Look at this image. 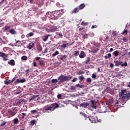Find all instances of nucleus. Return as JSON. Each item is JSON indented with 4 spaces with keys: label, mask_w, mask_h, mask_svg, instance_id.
<instances>
[{
    "label": "nucleus",
    "mask_w": 130,
    "mask_h": 130,
    "mask_svg": "<svg viewBox=\"0 0 130 130\" xmlns=\"http://www.w3.org/2000/svg\"><path fill=\"white\" fill-rule=\"evenodd\" d=\"M72 76H64L62 74H61L58 77V80L57 79H53L51 80V83L52 84H56L58 83L59 84H61V83H64V82H70V80H72Z\"/></svg>",
    "instance_id": "f257e3e1"
},
{
    "label": "nucleus",
    "mask_w": 130,
    "mask_h": 130,
    "mask_svg": "<svg viewBox=\"0 0 130 130\" xmlns=\"http://www.w3.org/2000/svg\"><path fill=\"white\" fill-rule=\"evenodd\" d=\"M59 104L57 103H53L51 105H47L45 106V111H54L55 109H58Z\"/></svg>",
    "instance_id": "f03ea898"
},
{
    "label": "nucleus",
    "mask_w": 130,
    "mask_h": 130,
    "mask_svg": "<svg viewBox=\"0 0 130 130\" xmlns=\"http://www.w3.org/2000/svg\"><path fill=\"white\" fill-rule=\"evenodd\" d=\"M119 96L121 99H124L127 101L130 99V92L126 89L121 90L119 92Z\"/></svg>",
    "instance_id": "7ed1b4c3"
},
{
    "label": "nucleus",
    "mask_w": 130,
    "mask_h": 130,
    "mask_svg": "<svg viewBox=\"0 0 130 130\" xmlns=\"http://www.w3.org/2000/svg\"><path fill=\"white\" fill-rule=\"evenodd\" d=\"M86 7V5L84 4H80L79 6L75 8L71 12V14H77L81 10H83L84 8Z\"/></svg>",
    "instance_id": "20e7f679"
},
{
    "label": "nucleus",
    "mask_w": 130,
    "mask_h": 130,
    "mask_svg": "<svg viewBox=\"0 0 130 130\" xmlns=\"http://www.w3.org/2000/svg\"><path fill=\"white\" fill-rule=\"evenodd\" d=\"M0 57H2L4 61L9 60V54L3 53V52H0Z\"/></svg>",
    "instance_id": "39448f33"
},
{
    "label": "nucleus",
    "mask_w": 130,
    "mask_h": 130,
    "mask_svg": "<svg viewBox=\"0 0 130 130\" xmlns=\"http://www.w3.org/2000/svg\"><path fill=\"white\" fill-rule=\"evenodd\" d=\"M8 118H10V117H13V116H15V115H16V114H17L16 112H15V111H13L12 110H8Z\"/></svg>",
    "instance_id": "423d86ee"
},
{
    "label": "nucleus",
    "mask_w": 130,
    "mask_h": 130,
    "mask_svg": "<svg viewBox=\"0 0 130 130\" xmlns=\"http://www.w3.org/2000/svg\"><path fill=\"white\" fill-rule=\"evenodd\" d=\"M25 82H26V79H25L24 78L21 79V80L18 79L15 80V83L16 84H19L20 83H25Z\"/></svg>",
    "instance_id": "0eeeda50"
},
{
    "label": "nucleus",
    "mask_w": 130,
    "mask_h": 130,
    "mask_svg": "<svg viewBox=\"0 0 130 130\" xmlns=\"http://www.w3.org/2000/svg\"><path fill=\"white\" fill-rule=\"evenodd\" d=\"M80 107H83V108H88L89 106V104L88 102L83 103L80 104Z\"/></svg>",
    "instance_id": "6e6552de"
},
{
    "label": "nucleus",
    "mask_w": 130,
    "mask_h": 130,
    "mask_svg": "<svg viewBox=\"0 0 130 130\" xmlns=\"http://www.w3.org/2000/svg\"><path fill=\"white\" fill-rule=\"evenodd\" d=\"M79 57L80 58H84L86 57V53H85V52L83 51H81L79 54Z\"/></svg>",
    "instance_id": "1a4fd4ad"
},
{
    "label": "nucleus",
    "mask_w": 130,
    "mask_h": 130,
    "mask_svg": "<svg viewBox=\"0 0 130 130\" xmlns=\"http://www.w3.org/2000/svg\"><path fill=\"white\" fill-rule=\"evenodd\" d=\"M62 11H63L62 10H61L59 11H57L56 12V17H58V18H59V17H61V15L63 14V12Z\"/></svg>",
    "instance_id": "9d476101"
},
{
    "label": "nucleus",
    "mask_w": 130,
    "mask_h": 130,
    "mask_svg": "<svg viewBox=\"0 0 130 130\" xmlns=\"http://www.w3.org/2000/svg\"><path fill=\"white\" fill-rule=\"evenodd\" d=\"M87 118H88L89 120H90V121H91V122L92 123H96V119H95L94 117L92 116H88Z\"/></svg>",
    "instance_id": "9b49d317"
},
{
    "label": "nucleus",
    "mask_w": 130,
    "mask_h": 130,
    "mask_svg": "<svg viewBox=\"0 0 130 130\" xmlns=\"http://www.w3.org/2000/svg\"><path fill=\"white\" fill-rule=\"evenodd\" d=\"M114 62L115 63V67H118L119 66H120V64H121L123 62H121L119 60H114Z\"/></svg>",
    "instance_id": "f8f14e48"
},
{
    "label": "nucleus",
    "mask_w": 130,
    "mask_h": 130,
    "mask_svg": "<svg viewBox=\"0 0 130 130\" xmlns=\"http://www.w3.org/2000/svg\"><path fill=\"white\" fill-rule=\"evenodd\" d=\"M57 30V26L55 25H52V27L51 28V30H50V32H55Z\"/></svg>",
    "instance_id": "ddd939ff"
},
{
    "label": "nucleus",
    "mask_w": 130,
    "mask_h": 130,
    "mask_svg": "<svg viewBox=\"0 0 130 130\" xmlns=\"http://www.w3.org/2000/svg\"><path fill=\"white\" fill-rule=\"evenodd\" d=\"M34 46H35V44H34V43L33 42H31L29 43L28 46H27V48H28V49H32V48H33V47H34Z\"/></svg>",
    "instance_id": "4468645a"
},
{
    "label": "nucleus",
    "mask_w": 130,
    "mask_h": 130,
    "mask_svg": "<svg viewBox=\"0 0 130 130\" xmlns=\"http://www.w3.org/2000/svg\"><path fill=\"white\" fill-rule=\"evenodd\" d=\"M75 87H76V88H80L81 89H83L85 88V85L83 84H78L75 85Z\"/></svg>",
    "instance_id": "2eb2a0df"
},
{
    "label": "nucleus",
    "mask_w": 130,
    "mask_h": 130,
    "mask_svg": "<svg viewBox=\"0 0 130 130\" xmlns=\"http://www.w3.org/2000/svg\"><path fill=\"white\" fill-rule=\"evenodd\" d=\"M91 107L93 109H96V106H95V101L94 100H91Z\"/></svg>",
    "instance_id": "dca6fc26"
},
{
    "label": "nucleus",
    "mask_w": 130,
    "mask_h": 130,
    "mask_svg": "<svg viewBox=\"0 0 130 130\" xmlns=\"http://www.w3.org/2000/svg\"><path fill=\"white\" fill-rule=\"evenodd\" d=\"M49 36H50V35H46L43 37V40L44 41V42L47 41V39H48Z\"/></svg>",
    "instance_id": "f3484780"
},
{
    "label": "nucleus",
    "mask_w": 130,
    "mask_h": 130,
    "mask_svg": "<svg viewBox=\"0 0 130 130\" xmlns=\"http://www.w3.org/2000/svg\"><path fill=\"white\" fill-rule=\"evenodd\" d=\"M25 102V100L21 99L17 101V105H20L21 104H23Z\"/></svg>",
    "instance_id": "a211bd4d"
},
{
    "label": "nucleus",
    "mask_w": 130,
    "mask_h": 130,
    "mask_svg": "<svg viewBox=\"0 0 130 130\" xmlns=\"http://www.w3.org/2000/svg\"><path fill=\"white\" fill-rule=\"evenodd\" d=\"M8 64H10V66H15V60H14L13 59H11L10 60V61L8 62Z\"/></svg>",
    "instance_id": "6ab92c4d"
},
{
    "label": "nucleus",
    "mask_w": 130,
    "mask_h": 130,
    "mask_svg": "<svg viewBox=\"0 0 130 130\" xmlns=\"http://www.w3.org/2000/svg\"><path fill=\"white\" fill-rule=\"evenodd\" d=\"M9 33L12 34V35H15L16 34V30L14 29H11L9 30Z\"/></svg>",
    "instance_id": "aec40b11"
},
{
    "label": "nucleus",
    "mask_w": 130,
    "mask_h": 130,
    "mask_svg": "<svg viewBox=\"0 0 130 130\" xmlns=\"http://www.w3.org/2000/svg\"><path fill=\"white\" fill-rule=\"evenodd\" d=\"M81 35L84 39H87L89 37V35L87 34H81Z\"/></svg>",
    "instance_id": "412c9836"
},
{
    "label": "nucleus",
    "mask_w": 130,
    "mask_h": 130,
    "mask_svg": "<svg viewBox=\"0 0 130 130\" xmlns=\"http://www.w3.org/2000/svg\"><path fill=\"white\" fill-rule=\"evenodd\" d=\"M90 57H86V60L85 61V64H89L90 63Z\"/></svg>",
    "instance_id": "4be33fe9"
},
{
    "label": "nucleus",
    "mask_w": 130,
    "mask_h": 130,
    "mask_svg": "<svg viewBox=\"0 0 130 130\" xmlns=\"http://www.w3.org/2000/svg\"><path fill=\"white\" fill-rule=\"evenodd\" d=\"M69 45H70V44H69V43L63 44L61 46V48H62V49H66L67 46H68Z\"/></svg>",
    "instance_id": "5701e85b"
},
{
    "label": "nucleus",
    "mask_w": 130,
    "mask_h": 130,
    "mask_svg": "<svg viewBox=\"0 0 130 130\" xmlns=\"http://www.w3.org/2000/svg\"><path fill=\"white\" fill-rule=\"evenodd\" d=\"M13 123H14V124H18V123H19V119H18V118L14 119Z\"/></svg>",
    "instance_id": "b1692460"
},
{
    "label": "nucleus",
    "mask_w": 130,
    "mask_h": 130,
    "mask_svg": "<svg viewBox=\"0 0 130 130\" xmlns=\"http://www.w3.org/2000/svg\"><path fill=\"white\" fill-rule=\"evenodd\" d=\"M112 103H113V100H110L106 102V104L107 105H109V104H112Z\"/></svg>",
    "instance_id": "393cba45"
},
{
    "label": "nucleus",
    "mask_w": 130,
    "mask_h": 130,
    "mask_svg": "<svg viewBox=\"0 0 130 130\" xmlns=\"http://www.w3.org/2000/svg\"><path fill=\"white\" fill-rule=\"evenodd\" d=\"M39 64H40V66H41L42 67V66L44 65V60H40L39 61Z\"/></svg>",
    "instance_id": "a878e982"
},
{
    "label": "nucleus",
    "mask_w": 130,
    "mask_h": 130,
    "mask_svg": "<svg viewBox=\"0 0 130 130\" xmlns=\"http://www.w3.org/2000/svg\"><path fill=\"white\" fill-rule=\"evenodd\" d=\"M111 57V53H108L107 55H106L105 56V59H108V58H110Z\"/></svg>",
    "instance_id": "bb28decb"
},
{
    "label": "nucleus",
    "mask_w": 130,
    "mask_h": 130,
    "mask_svg": "<svg viewBox=\"0 0 130 130\" xmlns=\"http://www.w3.org/2000/svg\"><path fill=\"white\" fill-rule=\"evenodd\" d=\"M78 79L80 80V81H84V80H85V77H84V76L82 75L79 76Z\"/></svg>",
    "instance_id": "cd10ccee"
},
{
    "label": "nucleus",
    "mask_w": 130,
    "mask_h": 130,
    "mask_svg": "<svg viewBox=\"0 0 130 130\" xmlns=\"http://www.w3.org/2000/svg\"><path fill=\"white\" fill-rule=\"evenodd\" d=\"M66 58H67V55H61L60 57V59H61V60H63V59H66Z\"/></svg>",
    "instance_id": "c85d7f7f"
},
{
    "label": "nucleus",
    "mask_w": 130,
    "mask_h": 130,
    "mask_svg": "<svg viewBox=\"0 0 130 130\" xmlns=\"http://www.w3.org/2000/svg\"><path fill=\"white\" fill-rule=\"evenodd\" d=\"M37 49L39 51L41 52L42 51V46L39 45L37 46Z\"/></svg>",
    "instance_id": "c756f323"
},
{
    "label": "nucleus",
    "mask_w": 130,
    "mask_h": 130,
    "mask_svg": "<svg viewBox=\"0 0 130 130\" xmlns=\"http://www.w3.org/2000/svg\"><path fill=\"white\" fill-rule=\"evenodd\" d=\"M10 28V26H9V25H6V26H5L3 28V29H4V30H5V31H8V30H9Z\"/></svg>",
    "instance_id": "7c9ffc66"
},
{
    "label": "nucleus",
    "mask_w": 130,
    "mask_h": 130,
    "mask_svg": "<svg viewBox=\"0 0 130 130\" xmlns=\"http://www.w3.org/2000/svg\"><path fill=\"white\" fill-rule=\"evenodd\" d=\"M113 55H114L115 56H118V51H115L113 53Z\"/></svg>",
    "instance_id": "2f4dec72"
},
{
    "label": "nucleus",
    "mask_w": 130,
    "mask_h": 130,
    "mask_svg": "<svg viewBox=\"0 0 130 130\" xmlns=\"http://www.w3.org/2000/svg\"><path fill=\"white\" fill-rule=\"evenodd\" d=\"M22 60H27L28 59V57L27 56H22L21 57Z\"/></svg>",
    "instance_id": "473e14b6"
},
{
    "label": "nucleus",
    "mask_w": 130,
    "mask_h": 130,
    "mask_svg": "<svg viewBox=\"0 0 130 130\" xmlns=\"http://www.w3.org/2000/svg\"><path fill=\"white\" fill-rule=\"evenodd\" d=\"M80 114H81V115L85 118V120H86L87 119V118H86L87 116L85 114H84V113H83V112H81L80 113Z\"/></svg>",
    "instance_id": "72a5a7b5"
},
{
    "label": "nucleus",
    "mask_w": 130,
    "mask_h": 130,
    "mask_svg": "<svg viewBox=\"0 0 130 130\" xmlns=\"http://www.w3.org/2000/svg\"><path fill=\"white\" fill-rule=\"evenodd\" d=\"M85 74L84 71H82L81 70L79 71L78 73H77V75H84Z\"/></svg>",
    "instance_id": "f704fd0d"
},
{
    "label": "nucleus",
    "mask_w": 130,
    "mask_h": 130,
    "mask_svg": "<svg viewBox=\"0 0 130 130\" xmlns=\"http://www.w3.org/2000/svg\"><path fill=\"white\" fill-rule=\"evenodd\" d=\"M59 54L58 51H55V53H54L52 55V56H53V57H54V56H55L56 55H57V54Z\"/></svg>",
    "instance_id": "c9c22d12"
},
{
    "label": "nucleus",
    "mask_w": 130,
    "mask_h": 130,
    "mask_svg": "<svg viewBox=\"0 0 130 130\" xmlns=\"http://www.w3.org/2000/svg\"><path fill=\"white\" fill-rule=\"evenodd\" d=\"M36 122V121L35 120H31L30 121V124L31 125H34Z\"/></svg>",
    "instance_id": "e433bc0d"
},
{
    "label": "nucleus",
    "mask_w": 130,
    "mask_h": 130,
    "mask_svg": "<svg viewBox=\"0 0 130 130\" xmlns=\"http://www.w3.org/2000/svg\"><path fill=\"white\" fill-rule=\"evenodd\" d=\"M74 55L75 56H78V55H79V51H74Z\"/></svg>",
    "instance_id": "4c0bfd02"
},
{
    "label": "nucleus",
    "mask_w": 130,
    "mask_h": 130,
    "mask_svg": "<svg viewBox=\"0 0 130 130\" xmlns=\"http://www.w3.org/2000/svg\"><path fill=\"white\" fill-rule=\"evenodd\" d=\"M121 67H127V62H125L121 64Z\"/></svg>",
    "instance_id": "58836bf2"
},
{
    "label": "nucleus",
    "mask_w": 130,
    "mask_h": 130,
    "mask_svg": "<svg viewBox=\"0 0 130 130\" xmlns=\"http://www.w3.org/2000/svg\"><path fill=\"white\" fill-rule=\"evenodd\" d=\"M121 34H122V35H126V34H127V30L124 29Z\"/></svg>",
    "instance_id": "ea45409f"
},
{
    "label": "nucleus",
    "mask_w": 130,
    "mask_h": 130,
    "mask_svg": "<svg viewBox=\"0 0 130 130\" xmlns=\"http://www.w3.org/2000/svg\"><path fill=\"white\" fill-rule=\"evenodd\" d=\"M86 82L90 83L91 82H92V79L90 78H87L86 79Z\"/></svg>",
    "instance_id": "a19ab883"
},
{
    "label": "nucleus",
    "mask_w": 130,
    "mask_h": 130,
    "mask_svg": "<svg viewBox=\"0 0 130 130\" xmlns=\"http://www.w3.org/2000/svg\"><path fill=\"white\" fill-rule=\"evenodd\" d=\"M77 89V87H76L75 86H71V88L70 89V90H76Z\"/></svg>",
    "instance_id": "79ce46f5"
},
{
    "label": "nucleus",
    "mask_w": 130,
    "mask_h": 130,
    "mask_svg": "<svg viewBox=\"0 0 130 130\" xmlns=\"http://www.w3.org/2000/svg\"><path fill=\"white\" fill-rule=\"evenodd\" d=\"M30 112L32 114H35V113H36L37 112V110H31L30 111Z\"/></svg>",
    "instance_id": "37998d69"
},
{
    "label": "nucleus",
    "mask_w": 130,
    "mask_h": 130,
    "mask_svg": "<svg viewBox=\"0 0 130 130\" xmlns=\"http://www.w3.org/2000/svg\"><path fill=\"white\" fill-rule=\"evenodd\" d=\"M34 35V34L33 32H29L28 34H27V36L29 37H31Z\"/></svg>",
    "instance_id": "c03bdc74"
},
{
    "label": "nucleus",
    "mask_w": 130,
    "mask_h": 130,
    "mask_svg": "<svg viewBox=\"0 0 130 130\" xmlns=\"http://www.w3.org/2000/svg\"><path fill=\"white\" fill-rule=\"evenodd\" d=\"M94 45L95 47H99V46H100V44L99 43H95Z\"/></svg>",
    "instance_id": "a18cd8bd"
},
{
    "label": "nucleus",
    "mask_w": 130,
    "mask_h": 130,
    "mask_svg": "<svg viewBox=\"0 0 130 130\" xmlns=\"http://www.w3.org/2000/svg\"><path fill=\"white\" fill-rule=\"evenodd\" d=\"M78 81V78L77 77H75L74 79H73L71 82L73 83H75V82H77Z\"/></svg>",
    "instance_id": "49530a36"
},
{
    "label": "nucleus",
    "mask_w": 130,
    "mask_h": 130,
    "mask_svg": "<svg viewBox=\"0 0 130 130\" xmlns=\"http://www.w3.org/2000/svg\"><path fill=\"white\" fill-rule=\"evenodd\" d=\"M7 123V122L5 121H3L1 124V126H4V125H5V124H6Z\"/></svg>",
    "instance_id": "de8ad7c7"
},
{
    "label": "nucleus",
    "mask_w": 130,
    "mask_h": 130,
    "mask_svg": "<svg viewBox=\"0 0 130 130\" xmlns=\"http://www.w3.org/2000/svg\"><path fill=\"white\" fill-rule=\"evenodd\" d=\"M91 77L92 78V79H96V78H97V76L96 75V74H92Z\"/></svg>",
    "instance_id": "09e8293b"
},
{
    "label": "nucleus",
    "mask_w": 130,
    "mask_h": 130,
    "mask_svg": "<svg viewBox=\"0 0 130 130\" xmlns=\"http://www.w3.org/2000/svg\"><path fill=\"white\" fill-rule=\"evenodd\" d=\"M122 40L124 42H127L128 41L127 39L125 37L123 38Z\"/></svg>",
    "instance_id": "8fccbe9b"
},
{
    "label": "nucleus",
    "mask_w": 130,
    "mask_h": 130,
    "mask_svg": "<svg viewBox=\"0 0 130 130\" xmlns=\"http://www.w3.org/2000/svg\"><path fill=\"white\" fill-rule=\"evenodd\" d=\"M58 36H59V37H60V38H62L63 35H62V34L61 32H59L58 34Z\"/></svg>",
    "instance_id": "3c124183"
},
{
    "label": "nucleus",
    "mask_w": 130,
    "mask_h": 130,
    "mask_svg": "<svg viewBox=\"0 0 130 130\" xmlns=\"http://www.w3.org/2000/svg\"><path fill=\"white\" fill-rule=\"evenodd\" d=\"M61 94H58L57 95V98H58V99H61Z\"/></svg>",
    "instance_id": "603ef678"
},
{
    "label": "nucleus",
    "mask_w": 130,
    "mask_h": 130,
    "mask_svg": "<svg viewBox=\"0 0 130 130\" xmlns=\"http://www.w3.org/2000/svg\"><path fill=\"white\" fill-rule=\"evenodd\" d=\"M4 83L5 85H10V82H9V81L7 80L4 81Z\"/></svg>",
    "instance_id": "864d4df0"
},
{
    "label": "nucleus",
    "mask_w": 130,
    "mask_h": 130,
    "mask_svg": "<svg viewBox=\"0 0 130 130\" xmlns=\"http://www.w3.org/2000/svg\"><path fill=\"white\" fill-rule=\"evenodd\" d=\"M36 97H38V95H32V97L31 98V100H32V99H35V98H36Z\"/></svg>",
    "instance_id": "5fc2aeb1"
},
{
    "label": "nucleus",
    "mask_w": 130,
    "mask_h": 130,
    "mask_svg": "<svg viewBox=\"0 0 130 130\" xmlns=\"http://www.w3.org/2000/svg\"><path fill=\"white\" fill-rule=\"evenodd\" d=\"M21 115H23V116L22 117V118H25V117L24 116H26V113H22L21 114Z\"/></svg>",
    "instance_id": "6e6d98bb"
},
{
    "label": "nucleus",
    "mask_w": 130,
    "mask_h": 130,
    "mask_svg": "<svg viewBox=\"0 0 130 130\" xmlns=\"http://www.w3.org/2000/svg\"><path fill=\"white\" fill-rule=\"evenodd\" d=\"M29 72H30V70H29V69H28V70H27L26 71V76H28V75H29V74H29Z\"/></svg>",
    "instance_id": "4d7b16f0"
},
{
    "label": "nucleus",
    "mask_w": 130,
    "mask_h": 130,
    "mask_svg": "<svg viewBox=\"0 0 130 130\" xmlns=\"http://www.w3.org/2000/svg\"><path fill=\"white\" fill-rule=\"evenodd\" d=\"M110 67L111 68H113L114 67V64H113V63H110Z\"/></svg>",
    "instance_id": "13d9d810"
},
{
    "label": "nucleus",
    "mask_w": 130,
    "mask_h": 130,
    "mask_svg": "<svg viewBox=\"0 0 130 130\" xmlns=\"http://www.w3.org/2000/svg\"><path fill=\"white\" fill-rule=\"evenodd\" d=\"M94 28H97V25H92L91 26V29H94Z\"/></svg>",
    "instance_id": "bf43d9fd"
},
{
    "label": "nucleus",
    "mask_w": 130,
    "mask_h": 130,
    "mask_svg": "<svg viewBox=\"0 0 130 130\" xmlns=\"http://www.w3.org/2000/svg\"><path fill=\"white\" fill-rule=\"evenodd\" d=\"M33 66L34 67H37V64H36V62H34L33 63Z\"/></svg>",
    "instance_id": "052dcab7"
},
{
    "label": "nucleus",
    "mask_w": 130,
    "mask_h": 130,
    "mask_svg": "<svg viewBox=\"0 0 130 130\" xmlns=\"http://www.w3.org/2000/svg\"><path fill=\"white\" fill-rule=\"evenodd\" d=\"M16 80V77L12 79V80H11L12 82L13 83V82H14V81Z\"/></svg>",
    "instance_id": "680f3d73"
},
{
    "label": "nucleus",
    "mask_w": 130,
    "mask_h": 130,
    "mask_svg": "<svg viewBox=\"0 0 130 130\" xmlns=\"http://www.w3.org/2000/svg\"><path fill=\"white\" fill-rule=\"evenodd\" d=\"M34 2V0H29L30 4H33Z\"/></svg>",
    "instance_id": "e2e57ef3"
},
{
    "label": "nucleus",
    "mask_w": 130,
    "mask_h": 130,
    "mask_svg": "<svg viewBox=\"0 0 130 130\" xmlns=\"http://www.w3.org/2000/svg\"><path fill=\"white\" fill-rule=\"evenodd\" d=\"M121 76H122V75H121V74H117V75H116V77H121Z\"/></svg>",
    "instance_id": "0e129e2a"
},
{
    "label": "nucleus",
    "mask_w": 130,
    "mask_h": 130,
    "mask_svg": "<svg viewBox=\"0 0 130 130\" xmlns=\"http://www.w3.org/2000/svg\"><path fill=\"white\" fill-rule=\"evenodd\" d=\"M39 59H40V57H36V60H39Z\"/></svg>",
    "instance_id": "69168bd1"
},
{
    "label": "nucleus",
    "mask_w": 130,
    "mask_h": 130,
    "mask_svg": "<svg viewBox=\"0 0 130 130\" xmlns=\"http://www.w3.org/2000/svg\"><path fill=\"white\" fill-rule=\"evenodd\" d=\"M118 100H116V102H115V104H118Z\"/></svg>",
    "instance_id": "338daca9"
},
{
    "label": "nucleus",
    "mask_w": 130,
    "mask_h": 130,
    "mask_svg": "<svg viewBox=\"0 0 130 130\" xmlns=\"http://www.w3.org/2000/svg\"><path fill=\"white\" fill-rule=\"evenodd\" d=\"M127 87H128V88H130V82L128 83V84L127 85Z\"/></svg>",
    "instance_id": "774afa93"
}]
</instances>
